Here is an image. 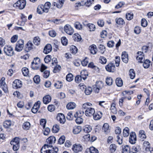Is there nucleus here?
I'll return each instance as SVG.
<instances>
[{
  "label": "nucleus",
  "mask_w": 153,
  "mask_h": 153,
  "mask_svg": "<svg viewBox=\"0 0 153 153\" xmlns=\"http://www.w3.org/2000/svg\"><path fill=\"white\" fill-rule=\"evenodd\" d=\"M34 82L37 84L39 83L40 81L39 76L38 75H36L33 78Z\"/></svg>",
  "instance_id": "obj_59"
},
{
  "label": "nucleus",
  "mask_w": 153,
  "mask_h": 153,
  "mask_svg": "<svg viewBox=\"0 0 153 153\" xmlns=\"http://www.w3.org/2000/svg\"><path fill=\"white\" fill-rule=\"evenodd\" d=\"M66 79L68 82H71L73 79V75L71 73L68 74L66 76Z\"/></svg>",
  "instance_id": "obj_53"
},
{
  "label": "nucleus",
  "mask_w": 153,
  "mask_h": 153,
  "mask_svg": "<svg viewBox=\"0 0 153 153\" xmlns=\"http://www.w3.org/2000/svg\"><path fill=\"white\" fill-rule=\"evenodd\" d=\"M126 18L128 20H131L133 17V14L132 13H127L126 15Z\"/></svg>",
  "instance_id": "obj_43"
},
{
  "label": "nucleus",
  "mask_w": 153,
  "mask_h": 153,
  "mask_svg": "<svg viewBox=\"0 0 153 153\" xmlns=\"http://www.w3.org/2000/svg\"><path fill=\"white\" fill-rule=\"evenodd\" d=\"M64 1L65 0H59L58 3L54 2L53 3L52 6H56L57 8H60L63 6Z\"/></svg>",
  "instance_id": "obj_18"
},
{
  "label": "nucleus",
  "mask_w": 153,
  "mask_h": 153,
  "mask_svg": "<svg viewBox=\"0 0 153 153\" xmlns=\"http://www.w3.org/2000/svg\"><path fill=\"white\" fill-rule=\"evenodd\" d=\"M93 116L94 120H97L100 119L102 117V113L100 111L94 112Z\"/></svg>",
  "instance_id": "obj_17"
},
{
  "label": "nucleus",
  "mask_w": 153,
  "mask_h": 153,
  "mask_svg": "<svg viewBox=\"0 0 153 153\" xmlns=\"http://www.w3.org/2000/svg\"><path fill=\"white\" fill-rule=\"evenodd\" d=\"M116 23L119 25H123L125 24V22L124 20L122 18H119L118 19H116Z\"/></svg>",
  "instance_id": "obj_39"
},
{
  "label": "nucleus",
  "mask_w": 153,
  "mask_h": 153,
  "mask_svg": "<svg viewBox=\"0 0 153 153\" xmlns=\"http://www.w3.org/2000/svg\"><path fill=\"white\" fill-rule=\"evenodd\" d=\"M72 149L74 153H77L82 151V147L80 144H75L73 146Z\"/></svg>",
  "instance_id": "obj_6"
},
{
  "label": "nucleus",
  "mask_w": 153,
  "mask_h": 153,
  "mask_svg": "<svg viewBox=\"0 0 153 153\" xmlns=\"http://www.w3.org/2000/svg\"><path fill=\"white\" fill-rule=\"evenodd\" d=\"M51 145L45 144L42 148L41 153H52Z\"/></svg>",
  "instance_id": "obj_1"
},
{
  "label": "nucleus",
  "mask_w": 153,
  "mask_h": 153,
  "mask_svg": "<svg viewBox=\"0 0 153 153\" xmlns=\"http://www.w3.org/2000/svg\"><path fill=\"white\" fill-rule=\"evenodd\" d=\"M62 44L64 45H66L68 43V40L65 37H62L61 39Z\"/></svg>",
  "instance_id": "obj_56"
},
{
  "label": "nucleus",
  "mask_w": 153,
  "mask_h": 153,
  "mask_svg": "<svg viewBox=\"0 0 153 153\" xmlns=\"http://www.w3.org/2000/svg\"><path fill=\"white\" fill-rule=\"evenodd\" d=\"M89 150L90 153H98L99 152L98 150L93 146L90 147Z\"/></svg>",
  "instance_id": "obj_52"
},
{
  "label": "nucleus",
  "mask_w": 153,
  "mask_h": 153,
  "mask_svg": "<svg viewBox=\"0 0 153 153\" xmlns=\"http://www.w3.org/2000/svg\"><path fill=\"white\" fill-rule=\"evenodd\" d=\"M92 91V88L91 87H88L85 88V93L86 95H89L91 92Z\"/></svg>",
  "instance_id": "obj_48"
},
{
  "label": "nucleus",
  "mask_w": 153,
  "mask_h": 153,
  "mask_svg": "<svg viewBox=\"0 0 153 153\" xmlns=\"http://www.w3.org/2000/svg\"><path fill=\"white\" fill-rule=\"evenodd\" d=\"M117 146L114 144H111L109 147V151L111 153H113L116 150Z\"/></svg>",
  "instance_id": "obj_31"
},
{
  "label": "nucleus",
  "mask_w": 153,
  "mask_h": 153,
  "mask_svg": "<svg viewBox=\"0 0 153 153\" xmlns=\"http://www.w3.org/2000/svg\"><path fill=\"white\" fill-rule=\"evenodd\" d=\"M65 32L69 35H72L74 33V30L71 25H66L64 27Z\"/></svg>",
  "instance_id": "obj_7"
},
{
  "label": "nucleus",
  "mask_w": 153,
  "mask_h": 153,
  "mask_svg": "<svg viewBox=\"0 0 153 153\" xmlns=\"http://www.w3.org/2000/svg\"><path fill=\"white\" fill-rule=\"evenodd\" d=\"M51 6V4L50 2H48L45 3V5L43 6L45 12L47 13L48 12Z\"/></svg>",
  "instance_id": "obj_23"
},
{
  "label": "nucleus",
  "mask_w": 153,
  "mask_h": 153,
  "mask_svg": "<svg viewBox=\"0 0 153 153\" xmlns=\"http://www.w3.org/2000/svg\"><path fill=\"white\" fill-rule=\"evenodd\" d=\"M115 66L114 65L111 63H110L106 66V70L110 72H113L115 70Z\"/></svg>",
  "instance_id": "obj_15"
},
{
  "label": "nucleus",
  "mask_w": 153,
  "mask_h": 153,
  "mask_svg": "<svg viewBox=\"0 0 153 153\" xmlns=\"http://www.w3.org/2000/svg\"><path fill=\"white\" fill-rule=\"evenodd\" d=\"M13 143V141H10V144L13 145V149L14 151H17L19 148V144H14Z\"/></svg>",
  "instance_id": "obj_38"
},
{
  "label": "nucleus",
  "mask_w": 153,
  "mask_h": 153,
  "mask_svg": "<svg viewBox=\"0 0 153 153\" xmlns=\"http://www.w3.org/2000/svg\"><path fill=\"white\" fill-rule=\"evenodd\" d=\"M55 141L56 138L53 136L50 137L46 140V142L50 145L52 143H54Z\"/></svg>",
  "instance_id": "obj_24"
},
{
  "label": "nucleus",
  "mask_w": 153,
  "mask_h": 153,
  "mask_svg": "<svg viewBox=\"0 0 153 153\" xmlns=\"http://www.w3.org/2000/svg\"><path fill=\"white\" fill-rule=\"evenodd\" d=\"M22 128L24 129L27 130L29 129L30 127V124L29 122H26L23 124Z\"/></svg>",
  "instance_id": "obj_28"
},
{
  "label": "nucleus",
  "mask_w": 153,
  "mask_h": 153,
  "mask_svg": "<svg viewBox=\"0 0 153 153\" xmlns=\"http://www.w3.org/2000/svg\"><path fill=\"white\" fill-rule=\"evenodd\" d=\"M75 27L76 28L80 30L82 28V25H81L80 23L79 22H76L75 23L74 25Z\"/></svg>",
  "instance_id": "obj_62"
},
{
  "label": "nucleus",
  "mask_w": 153,
  "mask_h": 153,
  "mask_svg": "<svg viewBox=\"0 0 153 153\" xmlns=\"http://www.w3.org/2000/svg\"><path fill=\"white\" fill-rule=\"evenodd\" d=\"M113 83L112 79L110 77H107L106 79V84L108 86L111 85Z\"/></svg>",
  "instance_id": "obj_37"
},
{
  "label": "nucleus",
  "mask_w": 153,
  "mask_h": 153,
  "mask_svg": "<svg viewBox=\"0 0 153 153\" xmlns=\"http://www.w3.org/2000/svg\"><path fill=\"white\" fill-rule=\"evenodd\" d=\"M77 49L76 47L72 45L71 47L70 51L71 53L73 54H75L77 52Z\"/></svg>",
  "instance_id": "obj_45"
},
{
  "label": "nucleus",
  "mask_w": 153,
  "mask_h": 153,
  "mask_svg": "<svg viewBox=\"0 0 153 153\" xmlns=\"http://www.w3.org/2000/svg\"><path fill=\"white\" fill-rule=\"evenodd\" d=\"M88 27L89 28V30L90 31H94L96 29L95 25L92 24H89L88 25Z\"/></svg>",
  "instance_id": "obj_50"
},
{
  "label": "nucleus",
  "mask_w": 153,
  "mask_h": 153,
  "mask_svg": "<svg viewBox=\"0 0 153 153\" xmlns=\"http://www.w3.org/2000/svg\"><path fill=\"white\" fill-rule=\"evenodd\" d=\"M51 59V55H48L45 57L44 60L45 62L48 63L50 62Z\"/></svg>",
  "instance_id": "obj_60"
},
{
  "label": "nucleus",
  "mask_w": 153,
  "mask_h": 153,
  "mask_svg": "<svg viewBox=\"0 0 153 153\" xmlns=\"http://www.w3.org/2000/svg\"><path fill=\"white\" fill-rule=\"evenodd\" d=\"M121 58L123 62L127 63L128 61V54L125 51L123 52L121 55Z\"/></svg>",
  "instance_id": "obj_16"
},
{
  "label": "nucleus",
  "mask_w": 153,
  "mask_h": 153,
  "mask_svg": "<svg viewBox=\"0 0 153 153\" xmlns=\"http://www.w3.org/2000/svg\"><path fill=\"white\" fill-rule=\"evenodd\" d=\"M62 86V84L61 82L59 81H57L54 84V86L57 89L61 88Z\"/></svg>",
  "instance_id": "obj_55"
},
{
  "label": "nucleus",
  "mask_w": 153,
  "mask_h": 153,
  "mask_svg": "<svg viewBox=\"0 0 153 153\" xmlns=\"http://www.w3.org/2000/svg\"><path fill=\"white\" fill-rule=\"evenodd\" d=\"M89 50L91 53L93 54H96L97 52L96 46L95 45H92L89 47Z\"/></svg>",
  "instance_id": "obj_25"
},
{
  "label": "nucleus",
  "mask_w": 153,
  "mask_h": 153,
  "mask_svg": "<svg viewBox=\"0 0 153 153\" xmlns=\"http://www.w3.org/2000/svg\"><path fill=\"white\" fill-rule=\"evenodd\" d=\"M82 128L80 126H75L73 130V132L75 134L79 133L81 131Z\"/></svg>",
  "instance_id": "obj_29"
},
{
  "label": "nucleus",
  "mask_w": 153,
  "mask_h": 153,
  "mask_svg": "<svg viewBox=\"0 0 153 153\" xmlns=\"http://www.w3.org/2000/svg\"><path fill=\"white\" fill-rule=\"evenodd\" d=\"M150 147V145L149 142L145 141L143 143V148L145 151L148 152L149 150V148Z\"/></svg>",
  "instance_id": "obj_21"
},
{
  "label": "nucleus",
  "mask_w": 153,
  "mask_h": 153,
  "mask_svg": "<svg viewBox=\"0 0 153 153\" xmlns=\"http://www.w3.org/2000/svg\"><path fill=\"white\" fill-rule=\"evenodd\" d=\"M84 112L83 111H79L76 112L74 116L75 118L81 117L84 114Z\"/></svg>",
  "instance_id": "obj_47"
},
{
  "label": "nucleus",
  "mask_w": 153,
  "mask_h": 153,
  "mask_svg": "<svg viewBox=\"0 0 153 153\" xmlns=\"http://www.w3.org/2000/svg\"><path fill=\"white\" fill-rule=\"evenodd\" d=\"M53 66L54 67H54V68L53 69V71L54 73L59 72L61 68L60 66L59 65H57Z\"/></svg>",
  "instance_id": "obj_49"
},
{
  "label": "nucleus",
  "mask_w": 153,
  "mask_h": 153,
  "mask_svg": "<svg viewBox=\"0 0 153 153\" xmlns=\"http://www.w3.org/2000/svg\"><path fill=\"white\" fill-rule=\"evenodd\" d=\"M65 137L64 136H62L59 138L58 142L60 144L64 143L65 140Z\"/></svg>",
  "instance_id": "obj_58"
},
{
  "label": "nucleus",
  "mask_w": 153,
  "mask_h": 153,
  "mask_svg": "<svg viewBox=\"0 0 153 153\" xmlns=\"http://www.w3.org/2000/svg\"><path fill=\"white\" fill-rule=\"evenodd\" d=\"M52 50L51 45L50 44H47L45 47L44 49V52L47 54L50 52Z\"/></svg>",
  "instance_id": "obj_20"
},
{
  "label": "nucleus",
  "mask_w": 153,
  "mask_h": 153,
  "mask_svg": "<svg viewBox=\"0 0 153 153\" xmlns=\"http://www.w3.org/2000/svg\"><path fill=\"white\" fill-rule=\"evenodd\" d=\"M22 71L23 75L25 76H27L29 73V71L28 69L26 68H23L22 69Z\"/></svg>",
  "instance_id": "obj_42"
},
{
  "label": "nucleus",
  "mask_w": 153,
  "mask_h": 153,
  "mask_svg": "<svg viewBox=\"0 0 153 153\" xmlns=\"http://www.w3.org/2000/svg\"><path fill=\"white\" fill-rule=\"evenodd\" d=\"M76 107V104L73 102L68 103L67 105V108L68 109H72Z\"/></svg>",
  "instance_id": "obj_30"
},
{
  "label": "nucleus",
  "mask_w": 153,
  "mask_h": 153,
  "mask_svg": "<svg viewBox=\"0 0 153 153\" xmlns=\"http://www.w3.org/2000/svg\"><path fill=\"white\" fill-rule=\"evenodd\" d=\"M59 126L57 125H56L53 126L52 131L53 133H56L59 131Z\"/></svg>",
  "instance_id": "obj_46"
},
{
  "label": "nucleus",
  "mask_w": 153,
  "mask_h": 153,
  "mask_svg": "<svg viewBox=\"0 0 153 153\" xmlns=\"http://www.w3.org/2000/svg\"><path fill=\"white\" fill-rule=\"evenodd\" d=\"M136 140V137L135 133L132 132L130 134L129 137V141L131 144H134Z\"/></svg>",
  "instance_id": "obj_12"
},
{
  "label": "nucleus",
  "mask_w": 153,
  "mask_h": 153,
  "mask_svg": "<svg viewBox=\"0 0 153 153\" xmlns=\"http://www.w3.org/2000/svg\"><path fill=\"white\" fill-rule=\"evenodd\" d=\"M31 63L36 64V65H40V59L38 57L34 58L33 61Z\"/></svg>",
  "instance_id": "obj_44"
},
{
  "label": "nucleus",
  "mask_w": 153,
  "mask_h": 153,
  "mask_svg": "<svg viewBox=\"0 0 153 153\" xmlns=\"http://www.w3.org/2000/svg\"><path fill=\"white\" fill-rule=\"evenodd\" d=\"M47 68V66L43 64L42 65L40 71L42 72L43 73L42 75L45 78H48L50 74L49 71L46 70Z\"/></svg>",
  "instance_id": "obj_5"
},
{
  "label": "nucleus",
  "mask_w": 153,
  "mask_h": 153,
  "mask_svg": "<svg viewBox=\"0 0 153 153\" xmlns=\"http://www.w3.org/2000/svg\"><path fill=\"white\" fill-rule=\"evenodd\" d=\"M5 80V78L2 77L1 80L0 84L1 88H2L3 91L7 93L8 92V88L7 85L6 84L4 81Z\"/></svg>",
  "instance_id": "obj_9"
},
{
  "label": "nucleus",
  "mask_w": 153,
  "mask_h": 153,
  "mask_svg": "<svg viewBox=\"0 0 153 153\" xmlns=\"http://www.w3.org/2000/svg\"><path fill=\"white\" fill-rule=\"evenodd\" d=\"M129 75L130 77V78L133 79L135 76V74L134 71L133 69H131L129 71Z\"/></svg>",
  "instance_id": "obj_51"
},
{
  "label": "nucleus",
  "mask_w": 153,
  "mask_h": 153,
  "mask_svg": "<svg viewBox=\"0 0 153 153\" xmlns=\"http://www.w3.org/2000/svg\"><path fill=\"white\" fill-rule=\"evenodd\" d=\"M26 4L25 0H19L13 4L14 7H17L20 10L23 9Z\"/></svg>",
  "instance_id": "obj_2"
},
{
  "label": "nucleus",
  "mask_w": 153,
  "mask_h": 153,
  "mask_svg": "<svg viewBox=\"0 0 153 153\" xmlns=\"http://www.w3.org/2000/svg\"><path fill=\"white\" fill-rule=\"evenodd\" d=\"M40 104L41 102L40 101H38L35 103L31 109L33 113H36L37 112L39 108Z\"/></svg>",
  "instance_id": "obj_13"
},
{
  "label": "nucleus",
  "mask_w": 153,
  "mask_h": 153,
  "mask_svg": "<svg viewBox=\"0 0 153 153\" xmlns=\"http://www.w3.org/2000/svg\"><path fill=\"white\" fill-rule=\"evenodd\" d=\"M51 100V97L49 95H46L43 98V103L46 104H48Z\"/></svg>",
  "instance_id": "obj_19"
},
{
  "label": "nucleus",
  "mask_w": 153,
  "mask_h": 153,
  "mask_svg": "<svg viewBox=\"0 0 153 153\" xmlns=\"http://www.w3.org/2000/svg\"><path fill=\"white\" fill-rule=\"evenodd\" d=\"M94 112V109L93 108H92L86 110L85 111V113L87 116L91 117L93 115Z\"/></svg>",
  "instance_id": "obj_14"
},
{
  "label": "nucleus",
  "mask_w": 153,
  "mask_h": 153,
  "mask_svg": "<svg viewBox=\"0 0 153 153\" xmlns=\"http://www.w3.org/2000/svg\"><path fill=\"white\" fill-rule=\"evenodd\" d=\"M73 118V115L72 112H70L67 114V118L69 120H72Z\"/></svg>",
  "instance_id": "obj_63"
},
{
  "label": "nucleus",
  "mask_w": 153,
  "mask_h": 153,
  "mask_svg": "<svg viewBox=\"0 0 153 153\" xmlns=\"http://www.w3.org/2000/svg\"><path fill=\"white\" fill-rule=\"evenodd\" d=\"M4 51L5 54L9 56H13L14 53L13 48L10 46H5L4 48Z\"/></svg>",
  "instance_id": "obj_4"
},
{
  "label": "nucleus",
  "mask_w": 153,
  "mask_h": 153,
  "mask_svg": "<svg viewBox=\"0 0 153 153\" xmlns=\"http://www.w3.org/2000/svg\"><path fill=\"white\" fill-rule=\"evenodd\" d=\"M103 86V84L101 81L97 82H96V87L101 89Z\"/></svg>",
  "instance_id": "obj_57"
},
{
  "label": "nucleus",
  "mask_w": 153,
  "mask_h": 153,
  "mask_svg": "<svg viewBox=\"0 0 153 153\" xmlns=\"http://www.w3.org/2000/svg\"><path fill=\"white\" fill-rule=\"evenodd\" d=\"M55 108V107L53 105H49L48 106V109L50 111L52 112L54 111Z\"/></svg>",
  "instance_id": "obj_64"
},
{
  "label": "nucleus",
  "mask_w": 153,
  "mask_h": 153,
  "mask_svg": "<svg viewBox=\"0 0 153 153\" xmlns=\"http://www.w3.org/2000/svg\"><path fill=\"white\" fill-rule=\"evenodd\" d=\"M99 48L100 51L101 53H103L105 51V47L104 45H100L99 46Z\"/></svg>",
  "instance_id": "obj_61"
},
{
  "label": "nucleus",
  "mask_w": 153,
  "mask_h": 153,
  "mask_svg": "<svg viewBox=\"0 0 153 153\" xmlns=\"http://www.w3.org/2000/svg\"><path fill=\"white\" fill-rule=\"evenodd\" d=\"M57 120L61 123L63 124L65 122V119L64 114L62 113H59L56 116Z\"/></svg>",
  "instance_id": "obj_10"
},
{
  "label": "nucleus",
  "mask_w": 153,
  "mask_h": 153,
  "mask_svg": "<svg viewBox=\"0 0 153 153\" xmlns=\"http://www.w3.org/2000/svg\"><path fill=\"white\" fill-rule=\"evenodd\" d=\"M129 134V129L128 127H126L123 131V135L124 137H127Z\"/></svg>",
  "instance_id": "obj_41"
},
{
  "label": "nucleus",
  "mask_w": 153,
  "mask_h": 153,
  "mask_svg": "<svg viewBox=\"0 0 153 153\" xmlns=\"http://www.w3.org/2000/svg\"><path fill=\"white\" fill-rule=\"evenodd\" d=\"M33 45L31 41H28L26 44V49H27V51H30L33 48Z\"/></svg>",
  "instance_id": "obj_34"
},
{
  "label": "nucleus",
  "mask_w": 153,
  "mask_h": 153,
  "mask_svg": "<svg viewBox=\"0 0 153 153\" xmlns=\"http://www.w3.org/2000/svg\"><path fill=\"white\" fill-rule=\"evenodd\" d=\"M92 105V104L90 102H86L84 103L82 105V108L84 109L87 110L88 108H91L90 106Z\"/></svg>",
  "instance_id": "obj_35"
},
{
  "label": "nucleus",
  "mask_w": 153,
  "mask_h": 153,
  "mask_svg": "<svg viewBox=\"0 0 153 153\" xmlns=\"http://www.w3.org/2000/svg\"><path fill=\"white\" fill-rule=\"evenodd\" d=\"M116 83L118 87H121L123 85V82L122 79L120 78H117L116 79Z\"/></svg>",
  "instance_id": "obj_33"
},
{
  "label": "nucleus",
  "mask_w": 153,
  "mask_h": 153,
  "mask_svg": "<svg viewBox=\"0 0 153 153\" xmlns=\"http://www.w3.org/2000/svg\"><path fill=\"white\" fill-rule=\"evenodd\" d=\"M24 41L22 39L19 40L16 43L15 48L16 51L20 52L23 49L24 46Z\"/></svg>",
  "instance_id": "obj_3"
},
{
  "label": "nucleus",
  "mask_w": 153,
  "mask_h": 153,
  "mask_svg": "<svg viewBox=\"0 0 153 153\" xmlns=\"http://www.w3.org/2000/svg\"><path fill=\"white\" fill-rule=\"evenodd\" d=\"M150 62L149 60L146 59L143 62V65L145 68H148L150 66Z\"/></svg>",
  "instance_id": "obj_40"
},
{
  "label": "nucleus",
  "mask_w": 153,
  "mask_h": 153,
  "mask_svg": "<svg viewBox=\"0 0 153 153\" xmlns=\"http://www.w3.org/2000/svg\"><path fill=\"white\" fill-rule=\"evenodd\" d=\"M140 150V146L139 145L134 146L132 147V153H137V152H139Z\"/></svg>",
  "instance_id": "obj_36"
},
{
  "label": "nucleus",
  "mask_w": 153,
  "mask_h": 153,
  "mask_svg": "<svg viewBox=\"0 0 153 153\" xmlns=\"http://www.w3.org/2000/svg\"><path fill=\"white\" fill-rule=\"evenodd\" d=\"M22 81L19 79L15 80L13 83V87L15 88H20L22 87Z\"/></svg>",
  "instance_id": "obj_8"
},
{
  "label": "nucleus",
  "mask_w": 153,
  "mask_h": 153,
  "mask_svg": "<svg viewBox=\"0 0 153 153\" xmlns=\"http://www.w3.org/2000/svg\"><path fill=\"white\" fill-rule=\"evenodd\" d=\"M92 129V128L91 126L86 125L83 127V131L84 132L88 133L91 131Z\"/></svg>",
  "instance_id": "obj_26"
},
{
  "label": "nucleus",
  "mask_w": 153,
  "mask_h": 153,
  "mask_svg": "<svg viewBox=\"0 0 153 153\" xmlns=\"http://www.w3.org/2000/svg\"><path fill=\"white\" fill-rule=\"evenodd\" d=\"M4 126L6 128H9L11 125V122L10 120H7L4 123Z\"/></svg>",
  "instance_id": "obj_54"
},
{
  "label": "nucleus",
  "mask_w": 153,
  "mask_h": 153,
  "mask_svg": "<svg viewBox=\"0 0 153 153\" xmlns=\"http://www.w3.org/2000/svg\"><path fill=\"white\" fill-rule=\"evenodd\" d=\"M136 59L139 62H143V61L144 60L143 52L140 51L137 52Z\"/></svg>",
  "instance_id": "obj_11"
},
{
  "label": "nucleus",
  "mask_w": 153,
  "mask_h": 153,
  "mask_svg": "<svg viewBox=\"0 0 153 153\" xmlns=\"http://www.w3.org/2000/svg\"><path fill=\"white\" fill-rule=\"evenodd\" d=\"M88 75V72L85 70H83L81 72L80 76L84 80H85L86 79V77Z\"/></svg>",
  "instance_id": "obj_27"
},
{
  "label": "nucleus",
  "mask_w": 153,
  "mask_h": 153,
  "mask_svg": "<svg viewBox=\"0 0 153 153\" xmlns=\"http://www.w3.org/2000/svg\"><path fill=\"white\" fill-rule=\"evenodd\" d=\"M33 42L36 45H39L40 42V39L39 37L38 36L34 37L33 39Z\"/></svg>",
  "instance_id": "obj_32"
},
{
  "label": "nucleus",
  "mask_w": 153,
  "mask_h": 153,
  "mask_svg": "<svg viewBox=\"0 0 153 153\" xmlns=\"http://www.w3.org/2000/svg\"><path fill=\"white\" fill-rule=\"evenodd\" d=\"M130 149L128 145L122 146V153H130Z\"/></svg>",
  "instance_id": "obj_22"
}]
</instances>
